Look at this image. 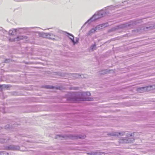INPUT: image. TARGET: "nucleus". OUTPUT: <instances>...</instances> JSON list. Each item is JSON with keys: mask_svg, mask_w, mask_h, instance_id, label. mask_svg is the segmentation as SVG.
<instances>
[{"mask_svg": "<svg viewBox=\"0 0 155 155\" xmlns=\"http://www.w3.org/2000/svg\"><path fill=\"white\" fill-rule=\"evenodd\" d=\"M86 136L84 135L81 134H70L68 135H64L61 136V135H57L55 137V139L62 138L63 139H68L71 140L83 139H84Z\"/></svg>", "mask_w": 155, "mask_h": 155, "instance_id": "nucleus-1", "label": "nucleus"}, {"mask_svg": "<svg viewBox=\"0 0 155 155\" xmlns=\"http://www.w3.org/2000/svg\"><path fill=\"white\" fill-rule=\"evenodd\" d=\"M109 12L105 10V9H102L96 12L90 18L87 20L85 23L87 22L90 23L93 21L105 16L106 15L109 14Z\"/></svg>", "mask_w": 155, "mask_h": 155, "instance_id": "nucleus-2", "label": "nucleus"}, {"mask_svg": "<svg viewBox=\"0 0 155 155\" xmlns=\"http://www.w3.org/2000/svg\"><path fill=\"white\" fill-rule=\"evenodd\" d=\"M137 22L135 20H133L130 21V22L126 24H124L122 25H119L110 29L108 31L109 32H111L115 31L119 29H123L124 28H132L133 26L136 25Z\"/></svg>", "mask_w": 155, "mask_h": 155, "instance_id": "nucleus-3", "label": "nucleus"}, {"mask_svg": "<svg viewBox=\"0 0 155 155\" xmlns=\"http://www.w3.org/2000/svg\"><path fill=\"white\" fill-rule=\"evenodd\" d=\"M67 100L68 101H93V98L89 97L81 98L77 97L76 95L74 94V95H71L68 97H67Z\"/></svg>", "mask_w": 155, "mask_h": 155, "instance_id": "nucleus-4", "label": "nucleus"}, {"mask_svg": "<svg viewBox=\"0 0 155 155\" xmlns=\"http://www.w3.org/2000/svg\"><path fill=\"white\" fill-rule=\"evenodd\" d=\"M34 27H25L23 28H16L17 33H24L27 32H31V30L33 29Z\"/></svg>", "mask_w": 155, "mask_h": 155, "instance_id": "nucleus-5", "label": "nucleus"}, {"mask_svg": "<svg viewBox=\"0 0 155 155\" xmlns=\"http://www.w3.org/2000/svg\"><path fill=\"white\" fill-rule=\"evenodd\" d=\"M135 139L134 137L130 138L127 137L122 138L120 140V143H129L133 142Z\"/></svg>", "mask_w": 155, "mask_h": 155, "instance_id": "nucleus-6", "label": "nucleus"}, {"mask_svg": "<svg viewBox=\"0 0 155 155\" xmlns=\"http://www.w3.org/2000/svg\"><path fill=\"white\" fill-rule=\"evenodd\" d=\"M20 149V147L17 145H10L8 146H5L4 147V149L6 150H18Z\"/></svg>", "mask_w": 155, "mask_h": 155, "instance_id": "nucleus-7", "label": "nucleus"}, {"mask_svg": "<svg viewBox=\"0 0 155 155\" xmlns=\"http://www.w3.org/2000/svg\"><path fill=\"white\" fill-rule=\"evenodd\" d=\"M155 28V22H149L146 25V26H144L143 29L145 31L147 29L151 30Z\"/></svg>", "mask_w": 155, "mask_h": 155, "instance_id": "nucleus-8", "label": "nucleus"}, {"mask_svg": "<svg viewBox=\"0 0 155 155\" xmlns=\"http://www.w3.org/2000/svg\"><path fill=\"white\" fill-rule=\"evenodd\" d=\"M108 23L106 22L104 23L101 24L100 25H97L95 28L97 30H99L100 29H102L103 28H104L108 26Z\"/></svg>", "mask_w": 155, "mask_h": 155, "instance_id": "nucleus-9", "label": "nucleus"}, {"mask_svg": "<svg viewBox=\"0 0 155 155\" xmlns=\"http://www.w3.org/2000/svg\"><path fill=\"white\" fill-rule=\"evenodd\" d=\"M146 91H149L155 89V84L145 87Z\"/></svg>", "mask_w": 155, "mask_h": 155, "instance_id": "nucleus-10", "label": "nucleus"}, {"mask_svg": "<svg viewBox=\"0 0 155 155\" xmlns=\"http://www.w3.org/2000/svg\"><path fill=\"white\" fill-rule=\"evenodd\" d=\"M87 154L90 155H104L103 153H101L99 152L92 151L88 153Z\"/></svg>", "mask_w": 155, "mask_h": 155, "instance_id": "nucleus-11", "label": "nucleus"}, {"mask_svg": "<svg viewBox=\"0 0 155 155\" xmlns=\"http://www.w3.org/2000/svg\"><path fill=\"white\" fill-rule=\"evenodd\" d=\"M38 34L40 37L43 38H47L48 33H44V32H38Z\"/></svg>", "mask_w": 155, "mask_h": 155, "instance_id": "nucleus-12", "label": "nucleus"}, {"mask_svg": "<svg viewBox=\"0 0 155 155\" xmlns=\"http://www.w3.org/2000/svg\"><path fill=\"white\" fill-rule=\"evenodd\" d=\"M96 30L95 28H93L90 30H89L87 33L86 34L87 36H89L91 35L92 33H94Z\"/></svg>", "mask_w": 155, "mask_h": 155, "instance_id": "nucleus-13", "label": "nucleus"}, {"mask_svg": "<svg viewBox=\"0 0 155 155\" xmlns=\"http://www.w3.org/2000/svg\"><path fill=\"white\" fill-rule=\"evenodd\" d=\"M137 91L140 93L146 92L145 87L138 88L137 89Z\"/></svg>", "mask_w": 155, "mask_h": 155, "instance_id": "nucleus-14", "label": "nucleus"}, {"mask_svg": "<svg viewBox=\"0 0 155 155\" xmlns=\"http://www.w3.org/2000/svg\"><path fill=\"white\" fill-rule=\"evenodd\" d=\"M17 32L16 29H15L12 30H10L8 33L10 35H16Z\"/></svg>", "mask_w": 155, "mask_h": 155, "instance_id": "nucleus-15", "label": "nucleus"}, {"mask_svg": "<svg viewBox=\"0 0 155 155\" xmlns=\"http://www.w3.org/2000/svg\"><path fill=\"white\" fill-rule=\"evenodd\" d=\"M10 87L9 85L3 84L0 85V90H2V89L5 88L8 89Z\"/></svg>", "mask_w": 155, "mask_h": 155, "instance_id": "nucleus-16", "label": "nucleus"}, {"mask_svg": "<svg viewBox=\"0 0 155 155\" xmlns=\"http://www.w3.org/2000/svg\"><path fill=\"white\" fill-rule=\"evenodd\" d=\"M47 35V38L53 40L55 39V35L53 34L48 33Z\"/></svg>", "mask_w": 155, "mask_h": 155, "instance_id": "nucleus-17", "label": "nucleus"}, {"mask_svg": "<svg viewBox=\"0 0 155 155\" xmlns=\"http://www.w3.org/2000/svg\"><path fill=\"white\" fill-rule=\"evenodd\" d=\"M65 33L66 34V35L71 40V41L72 42V39L73 38V40L74 39V36L72 34L69 33L67 32H66Z\"/></svg>", "mask_w": 155, "mask_h": 155, "instance_id": "nucleus-18", "label": "nucleus"}, {"mask_svg": "<svg viewBox=\"0 0 155 155\" xmlns=\"http://www.w3.org/2000/svg\"><path fill=\"white\" fill-rule=\"evenodd\" d=\"M44 87L45 88L47 89H58V87H55L54 86H52L51 85H45L44 86Z\"/></svg>", "mask_w": 155, "mask_h": 155, "instance_id": "nucleus-19", "label": "nucleus"}, {"mask_svg": "<svg viewBox=\"0 0 155 155\" xmlns=\"http://www.w3.org/2000/svg\"><path fill=\"white\" fill-rule=\"evenodd\" d=\"M7 33V31L2 28H0V34L4 36V35Z\"/></svg>", "mask_w": 155, "mask_h": 155, "instance_id": "nucleus-20", "label": "nucleus"}, {"mask_svg": "<svg viewBox=\"0 0 155 155\" xmlns=\"http://www.w3.org/2000/svg\"><path fill=\"white\" fill-rule=\"evenodd\" d=\"M74 76L76 78H83L84 77V75L83 74H74Z\"/></svg>", "mask_w": 155, "mask_h": 155, "instance_id": "nucleus-21", "label": "nucleus"}, {"mask_svg": "<svg viewBox=\"0 0 155 155\" xmlns=\"http://www.w3.org/2000/svg\"><path fill=\"white\" fill-rule=\"evenodd\" d=\"M23 39V36H17L16 38H14L12 41H18Z\"/></svg>", "mask_w": 155, "mask_h": 155, "instance_id": "nucleus-22", "label": "nucleus"}, {"mask_svg": "<svg viewBox=\"0 0 155 155\" xmlns=\"http://www.w3.org/2000/svg\"><path fill=\"white\" fill-rule=\"evenodd\" d=\"M79 38L77 37L76 38V41H75L74 39L73 40V38L72 40V42L73 43L74 45H75L77 43L79 40Z\"/></svg>", "mask_w": 155, "mask_h": 155, "instance_id": "nucleus-23", "label": "nucleus"}, {"mask_svg": "<svg viewBox=\"0 0 155 155\" xmlns=\"http://www.w3.org/2000/svg\"><path fill=\"white\" fill-rule=\"evenodd\" d=\"M8 139H5L3 138H0V142L1 143H5L7 142Z\"/></svg>", "mask_w": 155, "mask_h": 155, "instance_id": "nucleus-24", "label": "nucleus"}, {"mask_svg": "<svg viewBox=\"0 0 155 155\" xmlns=\"http://www.w3.org/2000/svg\"><path fill=\"white\" fill-rule=\"evenodd\" d=\"M114 7L115 6H114L113 5H111L110 6H108L105 8H106L105 10H107H107H112V9H114Z\"/></svg>", "mask_w": 155, "mask_h": 155, "instance_id": "nucleus-25", "label": "nucleus"}, {"mask_svg": "<svg viewBox=\"0 0 155 155\" xmlns=\"http://www.w3.org/2000/svg\"><path fill=\"white\" fill-rule=\"evenodd\" d=\"M96 46V45L95 43L94 44L92 45L91 46V49L92 51L96 50L97 48Z\"/></svg>", "mask_w": 155, "mask_h": 155, "instance_id": "nucleus-26", "label": "nucleus"}, {"mask_svg": "<svg viewBox=\"0 0 155 155\" xmlns=\"http://www.w3.org/2000/svg\"><path fill=\"white\" fill-rule=\"evenodd\" d=\"M0 155H9V154L6 152L2 151L0 152Z\"/></svg>", "mask_w": 155, "mask_h": 155, "instance_id": "nucleus-27", "label": "nucleus"}, {"mask_svg": "<svg viewBox=\"0 0 155 155\" xmlns=\"http://www.w3.org/2000/svg\"><path fill=\"white\" fill-rule=\"evenodd\" d=\"M14 1L17 2H25L26 1H28V0H14Z\"/></svg>", "mask_w": 155, "mask_h": 155, "instance_id": "nucleus-28", "label": "nucleus"}, {"mask_svg": "<svg viewBox=\"0 0 155 155\" xmlns=\"http://www.w3.org/2000/svg\"><path fill=\"white\" fill-rule=\"evenodd\" d=\"M5 127V129H9L10 128V126L8 124L6 125Z\"/></svg>", "mask_w": 155, "mask_h": 155, "instance_id": "nucleus-29", "label": "nucleus"}, {"mask_svg": "<svg viewBox=\"0 0 155 155\" xmlns=\"http://www.w3.org/2000/svg\"><path fill=\"white\" fill-rule=\"evenodd\" d=\"M85 94L87 96H91V95L90 93L89 92H86L85 93Z\"/></svg>", "mask_w": 155, "mask_h": 155, "instance_id": "nucleus-30", "label": "nucleus"}, {"mask_svg": "<svg viewBox=\"0 0 155 155\" xmlns=\"http://www.w3.org/2000/svg\"><path fill=\"white\" fill-rule=\"evenodd\" d=\"M118 134L120 135H123L124 134H125V132H119Z\"/></svg>", "mask_w": 155, "mask_h": 155, "instance_id": "nucleus-31", "label": "nucleus"}, {"mask_svg": "<svg viewBox=\"0 0 155 155\" xmlns=\"http://www.w3.org/2000/svg\"><path fill=\"white\" fill-rule=\"evenodd\" d=\"M104 72L103 73H100V74H104L106 73V72H107V70H105L104 71H102V72Z\"/></svg>", "mask_w": 155, "mask_h": 155, "instance_id": "nucleus-32", "label": "nucleus"}, {"mask_svg": "<svg viewBox=\"0 0 155 155\" xmlns=\"http://www.w3.org/2000/svg\"><path fill=\"white\" fill-rule=\"evenodd\" d=\"M127 136H129L130 137L134 136V133L133 134L132 133H131V134H128Z\"/></svg>", "mask_w": 155, "mask_h": 155, "instance_id": "nucleus-33", "label": "nucleus"}, {"mask_svg": "<svg viewBox=\"0 0 155 155\" xmlns=\"http://www.w3.org/2000/svg\"><path fill=\"white\" fill-rule=\"evenodd\" d=\"M9 61V59H6L5 61V62L7 63Z\"/></svg>", "mask_w": 155, "mask_h": 155, "instance_id": "nucleus-34", "label": "nucleus"}]
</instances>
